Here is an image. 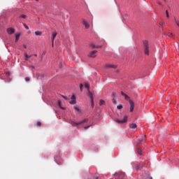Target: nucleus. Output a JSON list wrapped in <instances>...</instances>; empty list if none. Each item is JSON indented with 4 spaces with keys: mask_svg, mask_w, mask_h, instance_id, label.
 Wrapping results in <instances>:
<instances>
[{
    "mask_svg": "<svg viewBox=\"0 0 179 179\" xmlns=\"http://www.w3.org/2000/svg\"><path fill=\"white\" fill-rule=\"evenodd\" d=\"M8 34H13L15 33V29L12 27H9L7 29Z\"/></svg>",
    "mask_w": 179,
    "mask_h": 179,
    "instance_id": "obj_8",
    "label": "nucleus"
},
{
    "mask_svg": "<svg viewBox=\"0 0 179 179\" xmlns=\"http://www.w3.org/2000/svg\"><path fill=\"white\" fill-rule=\"evenodd\" d=\"M83 24H84L85 29H89L90 27V24H89V22H87V21L85 20H83Z\"/></svg>",
    "mask_w": 179,
    "mask_h": 179,
    "instance_id": "obj_9",
    "label": "nucleus"
},
{
    "mask_svg": "<svg viewBox=\"0 0 179 179\" xmlns=\"http://www.w3.org/2000/svg\"><path fill=\"white\" fill-rule=\"evenodd\" d=\"M121 94H122V96H124V95H126V94L124 93V92H121Z\"/></svg>",
    "mask_w": 179,
    "mask_h": 179,
    "instance_id": "obj_38",
    "label": "nucleus"
},
{
    "mask_svg": "<svg viewBox=\"0 0 179 179\" xmlns=\"http://www.w3.org/2000/svg\"><path fill=\"white\" fill-rule=\"evenodd\" d=\"M58 104H59V106L62 108V110H65L64 107L61 106V101L60 100L58 101Z\"/></svg>",
    "mask_w": 179,
    "mask_h": 179,
    "instance_id": "obj_18",
    "label": "nucleus"
},
{
    "mask_svg": "<svg viewBox=\"0 0 179 179\" xmlns=\"http://www.w3.org/2000/svg\"><path fill=\"white\" fill-rule=\"evenodd\" d=\"M29 68L30 69H34V66H30Z\"/></svg>",
    "mask_w": 179,
    "mask_h": 179,
    "instance_id": "obj_37",
    "label": "nucleus"
},
{
    "mask_svg": "<svg viewBox=\"0 0 179 179\" xmlns=\"http://www.w3.org/2000/svg\"><path fill=\"white\" fill-rule=\"evenodd\" d=\"M159 24H160V26H164V25H166V22H162L159 23Z\"/></svg>",
    "mask_w": 179,
    "mask_h": 179,
    "instance_id": "obj_29",
    "label": "nucleus"
},
{
    "mask_svg": "<svg viewBox=\"0 0 179 179\" xmlns=\"http://www.w3.org/2000/svg\"><path fill=\"white\" fill-rule=\"evenodd\" d=\"M96 54H97V51L93 50V51L90 52L88 56L90 57V58H96Z\"/></svg>",
    "mask_w": 179,
    "mask_h": 179,
    "instance_id": "obj_7",
    "label": "nucleus"
},
{
    "mask_svg": "<svg viewBox=\"0 0 179 179\" xmlns=\"http://www.w3.org/2000/svg\"><path fill=\"white\" fill-rule=\"evenodd\" d=\"M117 110H121V108H122V104L118 105V106H117Z\"/></svg>",
    "mask_w": 179,
    "mask_h": 179,
    "instance_id": "obj_24",
    "label": "nucleus"
},
{
    "mask_svg": "<svg viewBox=\"0 0 179 179\" xmlns=\"http://www.w3.org/2000/svg\"><path fill=\"white\" fill-rule=\"evenodd\" d=\"M61 65H62V63H60V64H59V66H60V68H61Z\"/></svg>",
    "mask_w": 179,
    "mask_h": 179,
    "instance_id": "obj_43",
    "label": "nucleus"
},
{
    "mask_svg": "<svg viewBox=\"0 0 179 179\" xmlns=\"http://www.w3.org/2000/svg\"><path fill=\"white\" fill-rule=\"evenodd\" d=\"M41 34H43V32L41 31H35V35L36 36H41Z\"/></svg>",
    "mask_w": 179,
    "mask_h": 179,
    "instance_id": "obj_15",
    "label": "nucleus"
},
{
    "mask_svg": "<svg viewBox=\"0 0 179 179\" xmlns=\"http://www.w3.org/2000/svg\"><path fill=\"white\" fill-rule=\"evenodd\" d=\"M36 125L37 127H41V123L40 122H37Z\"/></svg>",
    "mask_w": 179,
    "mask_h": 179,
    "instance_id": "obj_30",
    "label": "nucleus"
},
{
    "mask_svg": "<svg viewBox=\"0 0 179 179\" xmlns=\"http://www.w3.org/2000/svg\"><path fill=\"white\" fill-rule=\"evenodd\" d=\"M112 96H113V99H115L117 97V94L115 92H113Z\"/></svg>",
    "mask_w": 179,
    "mask_h": 179,
    "instance_id": "obj_22",
    "label": "nucleus"
},
{
    "mask_svg": "<svg viewBox=\"0 0 179 179\" xmlns=\"http://www.w3.org/2000/svg\"><path fill=\"white\" fill-rule=\"evenodd\" d=\"M143 47L145 55H149V42L148 41H143Z\"/></svg>",
    "mask_w": 179,
    "mask_h": 179,
    "instance_id": "obj_3",
    "label": "nucleus"
},
{
    "mask_svg": "<svg viewBox=\"0 0 179 179\" xmlns=\"http://www.w3.org/2000/svg\"><path fill=\"white\" fill-rule=\"evenodd\" d=\"M34 55V57H37V55Z\"/></svg>",
    "mask_w": 179,
    "mask_h": 179,
    "instance_id": "obj_44",
    "label": "nucleus"
},
{
    "mask_svg": "<svg viewBox=\"0 0 179 179\" xmlns=\"http://www.w3.org/2000/svg\"><path fill=\"white\" fill-rule=\"evenodd\" d=\"M171 36H173V34H169V37H171Z\"/></svg>",
    "mask_w": 179,
    "mask_h": 179,
    "instance_id": "obj_42",
    "label": "nucleus"
},
{
    "mask_svg": "<svg viewBox=\"0 0 179 179\" xmlns=\"http://www.w3.org/2000/svg\"><path fill=\"white\" fill-rule=\"evenodd\" d=\"M129 127L131 129H135L136 128L138 127V125H136V124L135 123H132L129 125Z\"/></svg>",
    "mask_w": 179,
    "mask_h": 179,
    "instance_id": "obj_12",
    "label": "nucleus"
},
{
    "mask_svg": "<svg viewBox=\"0 0 179 179\" xmlns=\"http://www.w3.org/2000/svg\"><path fill=\"white\" fill-rule=\"evenodd\" d=\"M125 100H129V104H130V113H132L134 111V108H135V103H134V101L129 99V96L128 95H124Z\"/></svg>",
    "mask_w": 179,
    "mask_h": 179,
    "instance_id": "obj_2",
    "label": "nucleus"
},
{
    "mask_svg": "<svg viewBox=\"0 0 179 179\" xmlns=\"http://www.w3.org/2000/svg\"><path fill=\"white\" fill-rule=\"evenodd\" d=\"M166 17H170V15L169 14V10H166Z\"/></svg>",
    "mask_w": 179,
    "mask_h": 179,
    "instance_id": "obj_25",
    "label": "nucleus"
},
{
    "mask_svg": "<svg viewBox=\"0 0 179 179\" xmlns=\"http://www.w3.org/2000/svg\"><path fill=\"white\" fill-rule=\"evenodd\" d=\"M26 82H29L30 80V78L29 77L25 78Z\"/></svg>",
    "mask_w": 179,
    "mask_h": 179,
    "instance_id": "obj_34",
    "label": "nucleus"
},
{
    "mask_svg": "<svg viewBox=\"0 0 179 179\" xmlns=\"http://www.w3.org/2000/svg\"><path fill=\"white\" fill-rule=\"evenodd\" d=\"M128 121V116H124L122 120H116L115 122L117 124H125Z\"/></svg>",
    "mask_w": 179,
    "mask_h": 179,
    "instance_id": "obj_5",
    "label": "nucleus"
},
{
    "mask_svg": "<svg viewBox=\"0 0 179 179\" xmlns=\"http://www.w3.org/2000/svg\"><path fill=\"white\" fill-rule=\"evenodd\" d=\"M164 2H166V0H164Z\"/></svg>",
    "mask_w": 179,
    "mask_h": 179,
    "instance_id": "obj_46",
    "label": "nucleus"
},
{
    "mask_svg": "<svg viewBox=\"0 0 179 179\" xmlns=\"http://www.w3.org/2000/svg\"><path fill=\"white\" fill-rule=\"evenodd\" d=\"M90 47H92V48H96V45L94 44H93V43H91L90 45Z\"/></svg>",
    "mask_w": 179,
    "mask_h": 179,
    "instance_id": "obj_26",
    "label": "nucleus"
},
{
    "mask_svg": "<svg viewBox=\"0 0 179 179\" xmlns=\"http://www.w3.org/2000/svg\"><path fill=\"white\" fill-rule=\"evenodd\" d=\"M52 47H54V42H52Z\"/></svg>",
    "mask_w": 179,
    "mask_h": 179,
    "instance_id": "obj_41",
    "label": "nucleus"
},
{
    "mask_svg": "<svg viewBox=\"0 0 179 179\" xmlns=\"http://www.w3.org/2000/svg\"><path fill=\"white\" fill-rule=\"evenodd\" d=\"M95 179H99V177H96Z\"/></svg>",
    "mask_w": 179,
    "mask_h": 179,
    "instance_id": "obj_45",
    "label": "nucleus"
},
{
    "mask_svg": "<svg viewBox=\"0 0 179 179\" xmlns=\"http://www.w3.org/2000/svg\"><path fill=\"white\" fill-rule=\"evenodd\" d=\"M104 103H105L104 100L101 99L100 101H99V105L103 106V104H104Z\"/></svg>",
    "mask_w": 179,
    "mask_h": 179,
    "instance_id": "obj_19",
    "label": "nucleus"
},
{
    "mask_svg": "<svg viewBox=\"0 0 179 179\" xmlns=\"http://www.w3.org/2000/svg\"><path fill=\"white\" fill-rule=\"evenodd\" d=\"M24 27L27 30H29V26L26 25V24H24Z\"/></svg>",
    "mask_w": 179,
    "mask_h": 179,
    "instance_id": "obj_32",
    "label": "nucleus"
},
{
    "mask_svg": "<svg viewBox=\"0 0 179 179\" xmlns=\"http://www.w3.org/2000/svg\"><path fill=\"white\" fill-rule=\"evenodd\" d=\"M157 3H158V5H162V2L159 1H157Z\"/></svg>",
    "mask_w": 179,
    "mask_h": 179,
    "instance_id": "obj_39",
    "label": "nucleus"
},
{
    "mask_svg": "<svg viewBox=\"0 0 179 179\" xmlns=\"http://www.w3.org/2000/svg\"><path fill=\"white\" fill-rule=\"evenodd\" d=\"M57 31L53 32L52 35V43H54V40L55 39V37H57Z\"/></svg>",
    "mask_w": 179,
    "mask_h": 179,
    "instance_id": "obj_13",
    "label": "nucleus"
},
{
    "mask_svg": "<svg viewBox=\"0 0 179 179\" xmlns=\"http://www.w3.org/2000/svg\"><path fill=\"white\" fill-rule=\"evenodd\" d=\"M95 48H101V45H96Z\"/></svg>",
    "mask_w": 179,
    "mask_h": 179,
    "instance_id": "obj_36",
    "label": "nucleus"
},
{
    "mask_svg": "<svg viewBox=\"0 0 179 179\" xmlns=\"http://www.w3.org/2000/svg\"><path fill=\"white\" fill-rule=\"evenodd\" d=\"M24 57H25V61H29V58L31 57V56L28 55L27 53L24 54Z\"/></svg>",
    "mask_w": 179,
    "mask_h": 179,
    "instance_id": "obj_16",
    "label": "nucleus"
},
{
    "mask_svg": "<svg viewBox=\"0 0 179 179\" xmlns=\"http://www.w3.org/2000/svg\"><path fill=\"white\" fill-rule=\"evenodd\" d=\"M74 108H75V110H76L77 111H78V113H80V108H79V107L75 106H74Z\"/></svg>",
    "mask_w": 179,
    "mask_h": 179,
    "instance_id": "obj_20",
    "label": "nucleus"
},
{
    "mask_svg": "<svg viewBox=\"0 0 179 179\" xmlns=\"http://www.w3.org/2000/svg\"><path fill=\"white\" fill-rule=\"evenodd\" d=\"M26 17H27L26 15H20V19H26Z\"/></svg>",
    "mask_w": 179,
    "mask_h": 179,
    "instance_id": "obj_21",
    "label": "nucleus"
},
{
    "mask_svg": "<svg viewBox=\"0 0 179 179\" xmlns=\"http://www.w3.org/2000/svg\"><path fill=\"white\" fill-rule=\"evenodd\" d=\"M137 152H138V155H142V150H141V148H138Z\"/></svg>",
    "mask_w": 179,
    "mask_h": 179,
    "instance_id": "obj_23",
    "label": "nucleus"
},
{
    "mask_svg": "<svg viewBox=\"0 0 179 179\" xmlns=\"http://www.w3.org/2000/svg\"><path fill=\"white\" fill-rule=\"evenodd\" d=\"M24 48H27V45H24Z\"/></svg>",
    "mask_w": 179,
    "mask_h": 179,
    "instance_id": "obj_40",
    "label": "nucleus"
},
{
    "mask_svg": "<svg viewBox=\"0 0 179 179\" xmlns=\"http://www.w3.org/2000/svg\"><path fill=\"white\" fill-rule=\"evenodd\" d=\"M69 103L70 104H76V97L75 96V95H72L71 101Z\"/></svg>",
    "mask_w": 179,
    "mask_h": 179,
    "instance_id": "obj_10",
    "label": "nucleus"
},
{
    "mask_svg": "<svg viewBox=\"0 0 179 179\" xmlns=\"http://www.w3.org/2000/svg\"><path fill=\"white\" fill-rule=\"evenodd\" d=\"M85 87L86 89H87L88 91L90 90V87L89 86V84L85 83Z\"/></svg>",
    "mask_w": 179,
    "mask_h": 179,
    "instance_id": "obj_17",
    "label": "nucleus"
},
{
    "mask_svg": "<svg viewBox=\"0 0 179 179\" xmlns=\"http://www.w3.org/2000/svg\"><path fill=\"white\" fill-rule=\"evenodd\" d=\"M145 139H146V135H144V137L138 139V143H143V142H145Z\"/></svg>",
    "mask_w": 179,
    "mask_h": 179,
    "instance_id": "obj_11",
    "label": "nucleus"
},
{
    "mask_svg": "<svg viewBox=\"0 0 179 179\" xmlns=\"http://www.w3.org/2000/svg\"><path fill=\"white\" fill-rule=\"evenodd\" d=\"M88 96L91 99V106L93 108V107H94V101L93 100V94H92L90 90H88Z\"/></svg>",
    "mask_w": 179,
    "mask_h": 179,
    "instance_id": "obj_4",
    "label": "nucleus"
},
{
    "mask_svg": "<svg viewBox=\"0 0 179 179\" xmlns=\"http://www.w3.org/2000/svg\"><path fill=\"white\" fill-rule=\"evenodd\" d=\"M104 68H105V69H116L117 65H114V64H106V65L104 66Z\"/></svg>",
    "mask_w": 179,
    "mask_h": 179,
    "instance_id": "obj_6",
    "label": "nucleus"
},
{
    "mask_svg": "<svg viewBox=\"0 0 179 179\" xmlns=\"http://www.w3.org/2000/svg\"><path fill=\"white\" fill-rule=\"evenodd\" d=\"M36 1H38V0H36Z\"/></svg>",
    "mask_w": 179,
    "mask_h": 179,
    "instance_id": "obj_47",
    "label": "nucleus"
},
{
    "mask_svg": "<svg viewBox=\"0 0 179 179\" xmlns=\"http://www.w3.org/2000/svg\"><path fill=\"white\" fill-rule=\"evenodd\" d=\"M92 127V124L91 125H89V126H85V127H84V129H89V127Z\"/></svg>",
    "mask_w": 179,
    "mask_h": 179,
    "instance_id": "obj_31",
    "label": "nucleus"
},
{
    "mask_svg": "<svg viewBox=\"0 0 179 179\" xmlns=\"http://www.w3.org/2000/svg\"><path fill=\"white\" fill-rule=\"evenodd\" d=\"M124 176H125V174L121 173L119 177H120V178H122V177H124Z\"/></svg>",
    "mask_w": 179,
    "mask_h": 179,
    "instance_id": "obj_33",
    "label": "nucleus"
},
{
    "mask_svg": "<svg viewBox=\"0 0 179 179\" xmlns=\"http://www.w3.org/2000/svg\"><path fill=\"white\" fill-rule=\"evenodd\" d=\"M20 37V33H17L15 34V43H17V41H19Z\"/></svg>",
    "mask_w": 179,
    "mask_h": 179,
    "instance_id": "obj_14",
    "label": "nucleus"
},
{
    "mask_svg": "<svg viewBox=\"0 0 179 179\" xmlns=\"http://www.w3.org/2000/svg\"><path fill=\"white\" fill-rule=\"evenodd\" d=\"M113 104H117V101L115 100V98H113Z\"/></svg>",
    "mask_w": 179,
    "mask_h": 179,
    "instance_id": "obj_28",
    "label": "nucleus"
},
{
    "mask_svg": "<svg viewBox=\"0 0 179 179\" xmlns=\"http://www.w3.org/2000/svg\"><path fill=\"white\" fill-rule=\"evenodd\" d=\"M80 89L81 92H82V90H83V84L80 85Z\"/></svg>",
    "mask_w": 179,
    "mask_h": 179,
    "instance_id": "obj_27",
    "label": "nucleus"
},
{
    "mask_svg": "<svg viewBox=\"0 0 179 179\" xmlns=\"http://www.w3.org/2000/svg\"><path fill=\"white\" fill-rule=\"evenodd\" d=\"M62 97H63V99H65V100H68V96L63 95Z\"/></svg>",
    "mask_w": 179,
    "mask_h": 179,
    "instance_id": "obj_35",
    "label": "nucleus"
},
{
    "mask_svg": "<svg viewBox=\"0 0 179 179\" xmlns=\"http://www.w3.org/2000/svg\"><path fill=\"white\" fill-rule=\"evenodd\" d=\"M88 121H89V119L85 118L78 122H76L75 121H71V124L72 127H78V125H82V124H86V122H88Z\"/></svg>",
    "mask_w": 179,
    "mask_h": 179,
    "instance_id": "obj_1",
    "label": "nucleus"
}]
</instances>
